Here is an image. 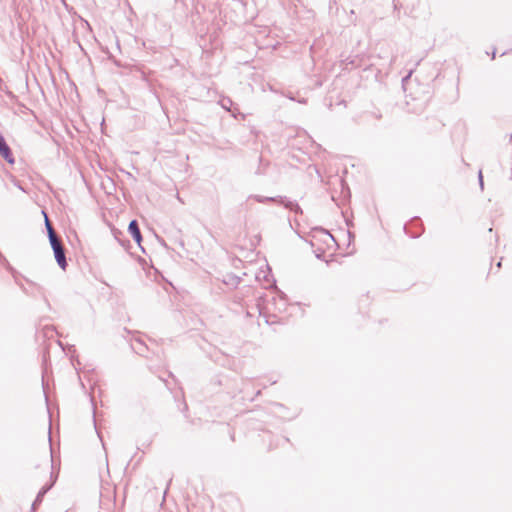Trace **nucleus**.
Listing matches in <instances>:
<instances>
[{
	"mask_svg": "<svg viewBox=\"0 0 512 512\" xmlns=\"http://www.w3.org/2000/svg\"><path fill=\"white\" fill-rule=\"evenodd\" d=\"M249 198H253L259 203L277 202V203L284 205L285 208H287L295 213H302L300 206L296 202L287 200L285 197H282V196L263 197L260 195H251Z\"/></svg>",
	"mask_w": 512,
	"mask_h": 512,
	"instance_id": "obj_1",
	"label": "nucleus"
},
{
	"mask_svg": "<svg viewBox=\"0 0 512 512\" xmlns=\"http://www.w3.org/2000/svg\"><path fill=\"white\" fill-rule=\"evenodd\" d=\"M0 154L9 164H13L15 162L12 152H11V149L7 145L4 137L1 134H0Z\"/></svg>",
	"mask_w": 512,
	"mask_h": 512,
	"instance_id": "obj_2",
	"label": "nucleus"
},
{
	"mask_svg": "<svg viewBox=\"0 0 512 512\" xmlns=\"http://www.w3.org/2000/svg\"><path fill=\"white\" fill-rule=\"evenodd\" d=\"M53 252H54V256H55L57 264L59 265V267L61 269L65 270L66 267H67V261H66V255H65V248H64V246H62L60 248H57Z\"/></svg>",
	"mask_w": 512,
	"mask_h": 512,
	"instance_id": "obj_3",
	"label": "nucleus"
},
{
	"mask_svg": "<svg viewBox=\"0 0 512 512\" xmlns=\"http://www.w3.org/2000/svg\"><path fill=\"white\" fill-rule=\"evenodd\" d=\"M128 231H129V232H130V234L132 235L133 239H134L138 244H140V243H141V241H142V236H141V232H140V229H139L138 222H137L136 220H132V221L129 223Z\"/></svg>",
	"mask_w": 512,
	"mask_h": 512,
	"instance_id": "obj_4",
	"label": "nucleus"
},
{
	"mask_svg": "<svg viewBox=\"0 0 512 512\" xmlns=\"http://www.w3.org/2000/svg\"><path fill=\"white\" fill-rule=\"evenodd\" d=\"M52 486H53V482L51 484L45 485L44 487L41 488V490L38 492V494L36 496L35 501L32 504L33 510H35L36 507L42 502L44 495L51 489Z\"/></svg>",
	"mask_w": 512,
	"mask_h": 512,
	"instance_id": "obj_5",
	"label": "nucleus"
},
{
	"mask_svg": "<svg viewBox=\"0 0 512 512\" xmlns=\"http://www.w3.org/2000/svg\"><path fill=\"white\" fill-rule=\"evenodd\" d=\"M43 214L45 215V227H46V230H47V234H48V238H51V236H57L56 235V232L50 222V220L48 219L47 215L45 212H43Z\"/></svg>",
	"mask_w": 512,
	"mask_h": 512,
	"instance_id": "obj_6",
	"label": "nucleus"
},
{
	"mask_svg": "<svg viewBox=\"0 0 512 512\" xmlns=\"http://www.w3.org/2000/svg\"><path fill=\"white\" fill-rule=\"evenodd\" d=\"M224 283L226 285H230V286H233V287H237L238 284L240 283V278L237 277V276H234V275H229L225 280H224Z\"/></svg>",
	"mask_w": 512,
	"mask_h": 512,
	"instance_id": "obj_7",
	"label": "nucleus"
},
{
	"mask_svg": "<svg viewBox=\"0 0 512 512\" xmlns=\"http://www.w3.org/2000/svg\"><path fill=\"white\" fill-rule=\"evenodd\" d=\"M49 242H50V245H51L53 251L56 250L57 248H60L63 246V244L58 236L52 235L51 238H49Z\"/></svg>",
	"mask_w": 512,
	"mask_h": 512,
	"instance_id": "obj_8",
	"label": "nucleus"
},
{
	"mask_svg": "<svg viewBox=\"0 0 512 512\" xmlns=\"http://www.w3.org/2000/svg\"><path fill=\"white\" fill-rule=\"evenodd\" d=\"M133 349L138 354H143L144 351L147 349V347L145 346V344L141 340H136L135 344H133Z\"/></svg>",
	"mask_w": 512,
	"mask_h": 512,
	"instance_id": "obj_9",
	"label": "nucleus"
},
{
	"mask_svg": "<svg viewBox=\"0 0 512 512\" xmlns=\"http://www.w3.org/2000/svg\"><path fill=\"white\" fill-rule=\"evenodd\" d=\"M221 104L223 108L229 110L228 104H232V101L230 99H223Z\"/></svg>",
	"mask_w": 512,
	"mask_h": 512,
	"instance_id": "obj_10",
	"label": "nucleus"
},
{
	"mask_svg": "<svg viewBox=\"0 0 512 512\" xmlns=\"http://www.w3.org/2000/svg\"><path fill=\"white\" fill-rule=\"evenodd\" d=\"M478 178H479V184H480V187H481V189H483L484 183H483L482 170H480V171H479V173H478Z\"/></svg>",
	"mask_w": 512,
	"mask_h": 512,
	"instance_id": "obj_11",
	"label": "nucleus"
},
{
	"mask_svg": "<svg viewBox=\"0 0 512 512\" xmlns=\"http://www.w3.org/2000/svg\"><path fill=\"white\" fill-rule=\"evenodd\" d=\"M411 74H412V71H410V72L408 73V75H407L405 78H403V81H405V80H407L408 78H410Z\"/></svg>",
	"mask_w": 512,
	"mask_h": 512,
	"instance_id": "obj_12",
	"label": "nucleus"
}]
</instances>
